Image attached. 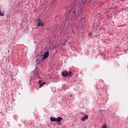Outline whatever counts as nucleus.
I'll list each match as a JSON object with an SVG mask.
<instances>
[{"instance_id": "nucleus-7", "label": "nucleus", "mask_w": 128, "mask_h": 128, "mask_svg": "<svg viewBox=\"0 0 128 128\" xmlns=\"http://www.w3.org/2000/svg\"><path fill=\"white\" fill-rule=\"evenodd\" d=\"M4 13L2 12V10H0V16H4Z\"/></svg>"}, {"instance_id": "nucleus-6", "label": "nucleus", "mask_w": 128, "mask_h": 128, "mask_svg": "<svg viewBox=\"0 0 128 128\" xmlns=\"http://www.w3.org/2000/svg\"><path fill=\"white\" fill-rule=\"evenodd\" d=\"M80 2H81V4H80V6H84V4H86V1L85 0H84L82 2V0H80Z\"/></svg>"}, {"instance_id": "nucleus-5", "label": "nucleus", "mask_w": 128, "mask_h": 128, "mask_svg": "<svg viewBox=\"0 0 128 128\" xmlns=\"http://www.w3.org/2000/svg\"><path fill=\"white\" fill-rule=\"evenodd\" d=\"M88 116L86 114L84 116V118H81V120H82V122H84V120H88Z\"/></svg>"}, {"instance_id": "nucleus-10", "label": "nucleus", "mask_w": 128, "mask_h": 128, "mask_svg": "<svg viewBox=\"0 0 128 128\" xmlns=\"http://www.w3.org/2000/svg\"><path fill=\"white\" fill-rule=\"evenodd\" d=\"M74 12V14H75V12H76V11H74V12Z\"/></svg>"}, {"instance_id": "nucleus-9", "label": "nucleus", "mask_w": 128, "mask_h": 128, "mask_svg": "<svg viewBox=\"0 0 128 128\" xmlns=\"http://www.w3.org/2000/svg\"><path fill=\"white\" fill-rule=\"evenodd\" d=\"M68 76H69L70 77L72 76V72H70L69 74L68 73Z\"/></svg>"}, {"instance_id": "nucleus-12", "label": "nucleus", "mask_w": 128, "mask_h": 128, "mask_svg": "<svg viewBox=\"0 0 128 128\" xmlns=\"http://www.w3.org/2000/svg\"><path fill=\"white\" fill-rule=\"evenodd\" d=\"M8 52H10V50H8Z\"/></svg>"}, {"instance_id": "nucleus-11", "label": "nucleus", "mask_w": 128, "mask_h": 128, "mask_svg": "<svg viewBox=\"0 0 128 128\" xmlns=\"http://www.w3.org/2000/svg\"><path fill=\"white\" fill-rule=\"evenodd\" d=\"M81 114H82L84 115V113H82V112Z\"/></svg>"}, {"instance_id": "nucleus-1", "label": "nucleus", "mask_w": 128, "mask_h": 128, "mask_svg": "<svg viewBox=\"0 0 128 128\" xmlns=\"http://www.w3.org/2000/svg\"><path fill=\"white\" fill-rule=\"evenodd\" d=\"M51 122H58V126H62V123L60 122L62 120V118L61 117H58V118H54V117H51L50 118Z\"/></svg>"}, {"instance_id": "nucleus-4", "label": "nucleus", "mask_w": 128, "mask_h": 128, "mask_svg": "<svg viewBox=\"0 0 128 128\" xmlns=\"http://www.w3.org/2000/svg\"><path fill=\"white\" fill-rule=\"evenodd\" d=\"M62 76H64V78H66L68 76V72L66 71L63 72H62Z\"/></svg>"}, {"instance_id": "nucleus-3", "label": "nucleus", "mask_w": 128, "mask_h": 128, "mask_svg": "<svg viewBox=\"0 0 128 128\" xmlns=\"http://www.w3.org/2000/svg\"><path fill=\"white\" fill-rule=\"evenodd\" d=\"M36 20L38 22V26H44V23L42 22V20H40V19H36Z\"/></svg>"}, {"instance_id": "nucleus-13", "label": "nucleus", "mask_w": 128, "mask_h": 128, "mask_svg": "<svg viewBox=\"0 0 128 128\" xmlns=\"http://www.w3.org/2000/svg\"><path fill=\"white\" fill-rule=\"evenodd\" d=\"M37 60H38V59H37Z\"/></svg>"}, {"instance_id": "nucleus-8", "label": "nucleus", "mask_w": 128, "mask_h": 128, "mask_svg": "<svg viewBox=\"0 0 128 128\" xmlns=\"http://www.w3.org/2000/svg\"><path fill=\"white\" fill-rule=\"evenodd\" d=\"M46 84L45 82H43L42 83L40 84V86H39V88H42V86H44V84Z\"/></svg>"}, {"instance_id": "nucleus-2", "label": "nucleus", "mask_w": 128, "mask_h": 128, "mask_svg": "<svg viewBox=\"0 0 128 128\" xmlns=\"http://www.w3.org/2000/svg\"><path fill=\"white\" fill-rule=\"evenodd\" d=\"M49 54L50 52L48 51H47L44 54L43 56H41V58H39V60H40V62H42V60H44L46 58H48Z\"/></svg>"}]
</instances>
